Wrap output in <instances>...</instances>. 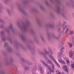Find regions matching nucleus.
Segmentation results:
<instances>
[{
	"instance_id": "nucleus-1",
	"label": "nucleus",
	"mask_w": 74,
	"mask_h": 74,
	"mask_svg": "<svg viewBox=\"0 0 74 74\" xmlns=\"http://www.w3.org/2000/svg\"><path fill=\"white\" fill-rule=\"evenodd\" d=\"M13 28L12 24H10L9 26L5 27L4 29V31H2L1 32V34H4V33H9L10 31Z\"/></svg>"
},
{
	"instance_id": "nucleus-2",
	"label": "nucleus",
	"mask_w": 74,
	"mask_h": 74,
	"mask_svg": "<svg viewBox=\"0 0 74 74\" xmlns=\"http://www.w3.org/2000/svg\"><path fill=\"white\" fill-rule=\"evenodd\" d=\"M46 61L47 62H48V63L49 64H51L52 68H51V67L49 66L48 67V69L51 72L53 73L54 72V70H55V68H54L55 66H54V65L52 63V61L50 60L49 59H47Z\"/></svg>"
},
{
	"instance_id": "nucleus-3",
	"label": "nucleus",
	"mask_w": 74,
	"mask_h": 74,
	"mask_svg": "<svg viewBox=\"0 0 74 74\" xmlns=\"http://www.w3.org/2000/svg\"><path fill=\"white\" fill-rule=\"evenodd\" d=\"M29 26V22L27 21L26 24H23L22 26H20V29L21 30H23V31H25V32H26L27 30V27Z\"/></svg>"
},
{
	"instance_id": "nucleus-4",
	"label": "nucleus",
	"mask_w": 74,
	"mask_h": 74,
	"mask_svg": "<svg viewBox=\"0 0 74 74\" xmlns=\"http://www.w3.org/2000/svg\"><path fill=\"white\" fill-rule=\"evenodd\" d=\"M21 60L23 61V62L25 63V64H26L27 65L30 66V65H32V64H33V63H32V62H30V61L29 60H26L25 58H23Z\"/></svg>"
},
{
	"instance_id": "nucleus-5",
	"label": "nucleus",
	"mask_w": 74,
	"mask_h": 74,
	"mask_svg": "<svg viewBox=\"0 0 74 74\" xmlns=\"http://www.w3.org/2000/svg\"><path fill=\"white\" fill-rule=\"evenodd\" d=\"M64 49V47H62L60 50V52L58 53L57 57L58 59H62V52Z\"/></svg>"
},
{
	"instance_id": "nucleus-6",
	"label": "nucleus",
	"mask_w": 74,
	"mask_h": 74,
	"mask_svg": "<svg viewBox=\"0 0 74 74\" xmlns=\"http://www.w3.org/2000/svg\"><path fill=\"white\" fill-rule=\"evenodd\" d=\"M4 48L6 47L8 51H9L10 52V51L12 50L11 47H9L7 42H5L4 43Z\"/></svg>"
},
{
	"instance_id": "nucleus-7",
	"label": "nucleus",
	"mask_w": 74,
	"mask_h": 74,
	"mask_svg": "<svg viewBox=\"0 0 74 74\" xmlns=\"http://www.w3.org/2000/svg\"><path fill=\"white\" fill-rule=\"evenodd\" d=\"M71 5L72 7H73V8L74 9V2L73 1H72L70 3H68L66 4L67 6H70Z\"/></svg>"
},
{
	"instance_id": "nucleus-8",
	"label": "nucleus",
	"mask_w": 74,
	"mask_h": 74,
	"mask_svg": "<svg viewBox=\"0 0 74 74\" xmlns=\"http://www.w3.org/2000/svg\"><path fill=\"white\" fill-rule=\"evenodd\" d=\"M63 69L64 71H65L66 73L69 72V69L67 67V66L65 65H64L63 66Z\"/></svg>"
},
{
	"instance_id": "nucleus-9",
	"label": "nucleus",
	"mask_w": 74,
	"mask_h": 74,
	"mask_svg": "<svg viewBox=\"0 0 74 74\" xmlns=\"http://www.w3.org/2000/svg\"><path fill=\"white\" fill-rule=\"evenodd\" d=\"M18 10L20 11H21V12H23V14H27V12H26V11L24 10L23 9H22V8H18Z\"/></svg>"
},
{
	"instance_id": "nucleus-10",
	"label": "nucleus",
	"mask_w": 74,
	"mask_h": 74,
	"mask_svg": "<svg viewBox=\"0 0 74 74\" xmlns=\"http://www.w3.org/2000/svg\"><path fill=\"white\" fill-rule=\"evenodd\" d=\"M40 62L41 63L43 64L44 66H46V67H47V66H48V65L47 64H46V62H45L44 60H40Z\"/></svg>"
},
{
	"instance_id": "nucleus-11",
	"label": "nucleus",
	"mask_w": 74,
	"mask_h": 74,
	"mask_svg": "<svg viewBox=\"0 0 74 74\" xmlns=\"http://www.w3.org/2000/svg\"><path fill=\"white\" fill-rule=\"evenodd\" d=\"M61 37V35L60 34L58 35L57 36H54L53 37L54 39H56L57 40H59L60 38Z\"/></svg>"
},
{
	"instance_id": "nucleus-12",
	"label": "nucleus",
	"mask_w": 74,
	"mask_h": 74,
	"mask_svg": "<svg viewBox=\"0 0 74 74\" xmlns=\"http://www.w3.org/2000/svg\"><path fill=\"white\" fill-rule=\"evenodd\" d=\"M23 67L25 69V70H28L29 69V67L26 64H24L23 66Z\"/></svg>"
},
{
	"instance_id": "nucleus-13",
	"label": "nucleus",
	"mask_w": 74,
	"mask_h": 74,
	"mask_svg": "<svg viewBox=\"0 0 74 74\" xmlns=\"http://www.w3.org/2000/svg\"><path fill=\"white\" fill-rule=\"evenodd\" d=\"M67 25H65L63 27V31L62 32V34H64V30H66V29H67Z\"/></svg>"
},
{
	"instance_id": "nucleus-14",
	"label": "nucleus",
	"mask_w": 74,
	"mask_h": 74,
	"mask_svg": "<svg viewBox=\"0 0 74 74\" xmlns=\"http://www.w3.org/2000/svg\"><path fill=\"white\" fill-rule=\"evenodd\" d=\"M3 1V3L5 4H7V3L9 1H10L11 0H2Z\"/></svg>"
},
{
	"instance_id": "nucleus-15",
	"label": "nucleus",
	"mask_w": 74,
	"mask_h": 74,
	"mask_svg": "<svg viewBox=\"0 0 74 74\" xmlns=\"http://www.w3.org/2000/svg\"><path fill=\"white\" fill-rule=\"evenodd\" d=\"M69 56L70 58H72L73 56V52L71 51L70 52H69Z\"/></svg>"
},
{
	"instance_id": "nucleus-16",
	"label": "nucleus",
	"mask_w": 74,
	"mask_h": 74,
	"mask_svg": "<svg viewBox=\"0 0 74 74\" xmlns=\"http://www.w3.org/2000/svg\"><path fill=\"white\" fill-rule=\"evenodd\" d=\"M47 39L49 40L51 38V37L50 36V35L49 34V32H47Z\"/></svg>"
},
{
	"instance_id": "nucleus-17",
	"label": "nucleus",
	"mask_w": 74,
	"mask_h": 74,
	"mask_svg": "<svg viewBox=\"0 0 74 74\" xmlns=\"http://www.w3.org/2000/svg\"><path fill=\"white\" fill-rule=\"evenodd\" d=\"M45 54L47 55L48 57H49V56L51 55L49 54V51H45Z\"/></svg>"
},
{
	"instance_id": "nucleus-18",
	"label": "nucleus",
	"mask_w": 74,
	"mask_h": 74,
	"mask_svg": "<svg viewBox=\"0 0 74 74\" xmlns=\"http://www.w3.org/2000/svg\"><path fill=\"white\" fill-rule=\"evenodd\" d=\"M56 8L57 9V12H59L60 11V8L59 6H57L56 7Z\"/></svg>"
},
{
	"instance_id": "nucleus-19",
	"label": "nucleus",
	"mask_w": 74,
	"mask_h": 74,
	"mask_svg": "<svg viewBox=\"0 0 74 74\" xmlns=\"http://www.w3.org/2000/svg\"><path fill=\"white\" fill-rule=\"evenodd\" d=\"M37 67H36V66H34L32 68V71H35Z\"/></svg>"
},
{
	"instance_id": "nucleus-20",
	"label": "nucleus",
	"mask_w": 74,
	"mask_h": 74,
	"mask_svg": "<svg viewBox=\"0 0 74 74\" xmlns=\"http://www.w3.org/2000/svg\"><path fill=\"white\" fill-rule=\"evenodd\" d=\"M1 39L3 42H4L5 41V39L4 38V37L3 36H1Z\"/></svg>"
},
{
	"instance_id": "nucleus-21",
	"label": "nucleus",
	"mask_w": 74,
	"mask_h": 74,
	"mask_svg": "<svg viewBox=\"0 0 74 74\" xmlns=\"http://www.w3.org/2000/svg\"><path fill=\"white\" fill-rule=\"evenodd\" d=\"M63 43L62 42L60 43V44L58 45V47L59 48H60L61 47L63 46Z\"/></svg>"
},
{
	"instance_id": "nucleus-22",
	"label": "nucleus",
	"mask_w": 74,
	"mask_h": 74,
	"mask_svg": "<svg viewBox=\"0 0 74 74\" xmlns=\"http://www.w3.org/2000/svg\"><path fill=\"white\" fill-rule=\"evenodd\" d=\"M40 10H42V11L44 10V8L41 5H40Z\"/></svg>"
},
{
	"instance_id": "nucleus-23",
	"label": "nucleus",
	"mask_w": 74,
	"mask_h": 74,
	"mask_svg": "<svg viewBox=\"0 0 74 74\" xmlns=\"http://www.w3.org/2000/svg\"><path fill=\"white\" fill-rule=\"evenodd\" d=\"M39 54L41 55H43V56H44L45 55V52L40 51L39 52Z\"/></svg>"
},
{
	"instance_id": "nucleus-24",
	"label": "nucleus",
	"mask_w": 74,
	"mask_h": 74,
	"mask_svg": "<svg viewBox=\"0 0 74 74\" xmlns=\"http://www.w3.org/2000/svg\"><path fill=\"white\" fill-rule=\"evenodd\" d=\"M7 12L8 14L9 15H10L11 14V12H10V10H8Z\"/></svg>"
},
{
	"instance_id": "nucleus-25",
	"label": "nucleus",
	"mask_w": 74,
	"mask_h": 74,
	"mask_svg": "<svg viewBox=\"0 0 74 74\" xmlns=\"http://www.w3.org/2000/svg\"><path fill=\"white\" fill-rule=\"evenodd\" d=\"M49 56H50V58L51 59L53 60H54V59H54V58H53V57L52 56H51L50 55Z\"/></svg>"
},
{
	"instance_id": "nucleus-26",
	"label": "nucleus",
	"mask_w": 74,
	"mask_h": 74,
	"mask_svg": "<svg viewBox=\"0 0 74 74\" xmlns=\"http://www.w3.org/2000/svg\"><path fill=\"white\" fill-rule=\"evenodd\" d=\"M38 66L39 67V68L40 70V71H43V69H42V68L41 67V66H40V65H38Z\"/></svg>"
},
{
	"instance_id": "nucleus-27",
	"label": "nucleus",
	"mask_w": 74,
	"mask_h": 74,
	"mask_svg": "<svg viewBox=\"0 0 74 74\" xmlns=\"http://www.w3.org/2000/svg\"><path fill=\"white\" fill-rule=\"evenodd\" d=\"M44 56V58L46 60H47V59H48V57H47V56L45 54V55L44 56Z\"/></svg>"
},
{
	"instance_id": "nucleus-28",
	"label": "nucleus",
	"mask_w": 74,
	"mask_h": 74,
	"mask_svg": "<svg viewBox=\"0 0 74 74\" xmlns=\"http://www.w3.org/2000/svg\"><path fill=\"white\" fill-rule=\"evenodd\" d=\"M68 44L70 47H72V43H68Z\"/></svg>"
},
{
	"instance_id": "nucleus-29",
	"label": "nucleus",
	"mask_w": 74,
	"mask_h": 74,
	"mask_svg": "<svg viewBox=\"0 0 74 74\" xmlns=\"http://www.w3.org/2000/svg\"><path fill=\"white\" fill-rule=\"evenodd\" d=\"M51 51V48L49 47H48L47 48V51H48V52H49L50 51Z\"/></svg>"
},
{
	"instance_id": "nucleus-30",
	"label": "nucleus",
	"mask_w": 74,
	"mask_h": 74,
	"mask_svg": "<svg viewBox=\"0 0 74 74\" xmlns=\"http://www.w3.org/2000/svg\"><path fill=\"white\" fill-rule=\"evenodd\" d=\"M58 32L59 33H61V29L60 28H58Z\"/></svg>"
},
{
	"instance_id": "nucleus-31",
	"label": "nucleus",
	"mask_w": 74,
	"mask_h": 74,
	"mask_svg": "<svg viewBox=\"0 0 74 74\" xmlns=\"http://www.w3.org/2000/svg\"><path fill=\"white\" fill-rule=\"evenodd\" d=\"M69 28H67L66 29L65 32L64 33V34H66V33H67V32H68V31L69 30Z\"/></svg>"
},
{
	"instance_id": "nucleus-32",
	"label": "nucleus",
	"mask_w": 74,
	"mask_h": 74,
	"mask_svg": "<svg viewBox=\"0 0 74 74\" xmlns=\"http://www.w3.org/2000/svg\"><path fill=\"white\" fill-rule=\"evenodd\" d=\"M69 35H71L73 34V31H71L69 33Z\"/></svg>"
},
{
	"instance_id": "nucleus-33",
	"label": "nucleus",
	"mask_w": 74,
	"mask_h": 74,
	"mask_svg": "<svg viewBox=\"0 0 74 74\" xmlns=\"http://www.w3.org/2000/svg\"><path fill=\"white\" fill-rule=\"evenodd\" d=\"M41 40L42 41H44V38H43V37L42 36H41Z\"/></svg>"
},
{
	"instance_id": "nucleus-34",
	"label": "nucleus",
	"mask_w": 74,
	"mask_h": 74,
	"mask_svg": "<svg viewBox=\"0 0 74 74\" xmlns=\"http://www.w3.org/2000/svg\"><path fill=\"white\" fill-rule=\"evenodd\" d=\"M29 32L30 33H33L34 32V31L33 30H30L29 31Z\"/></svg>"
},
{
	"instance_id": "nucleus-35",
	"label": "nucleus",
	"mask_w": 74,
	"mask_h": 74,
	"mask_svg": "<svg viewBox=\"0 0 74 74\" xmlns=\"http://www.w3.org/2000/svg\"><path fill=\"white\" fill-rule=\"evenodd\" d=\"M56 73H57V74H61V73L59 72V71L57 70L56 71Z\"/></svg>"
},
{
	"instance_id": "nucleus-36",
	"label": "nucleus",
	"mask_w": 74,
	"mask_h": 74,
	"mask_svg": "<svg viewBox=\"0 0 74 74\" xmlns=\"http://www.w3.org/2000/svg\"><path fill=\"white\" fill-rule=\"evenodd\" d=\"M49 27H50V28H52V27H53V25L52 24H51L49 25Z\"/></svg>"
},
{
	"instance_id": "nucleus-37",
	"label": "nucleus",
	"mask_w": 74,
	"mask_h": 74,
	"mask_svg": "<svg viewBox=\"0 0 74 74\" xmlns=\"http://www.w3.org/2000/svg\"><path fill=\"white\" fill-rule=\"evenodd\" d=\"M72 44L73 45H74V38H72Z\"/></svg>"
},
{
	"instance_id": "nucleus-38",
	"label": "nucleus",
	"mask_w": 74,
	"mask_h": 74,
	"mask_svg": "<svg viewBox=\"0 0 74 74\" xmlns=\"http://www.w3.org/2000/svg\"><path fill=\"white\" fill-rule=\"evenodd\" d=\"M0 27L1 28H4V25H0Z\"/></svg>"
},
{
	"instance_id": "nucleus-39",
	"label": "nucleus",
	"mask_w": 74,
	"mask_h": 74,
	"mask_svg": "<svg viewBox=\"0 0 74 74\" xmlns=\"http://www.w3.org/2000/svg\"><path fill=\"white\" fill-rule=\"evenodd\" d=\"M49 52V53L50 54V55H52L53 54V53H52V51H51V50Z\"/></svg>"
},
{
	"instance_id": "nucleus-40",
	"label": "nucleus",
	"mask_w": 74,
	"mask_h": 74,
	"mask_svg": "<svg viewBox=\"0 0 74 74\" xmlns=\"http://www.w3.org/2000/svg\"><path fill=\"white\" fill-rule=\"evenodd\" d=\"M61 63H62V64H64L65 63H66V62H64V61L62 60V62H61Z\"/></svg>"
},
{
	"instance_id": "nucleus-41",
	"label": "nucleus",
	"mask_w": 74,
	"mask_h": 74,
	"mask_svg": "<svg viewBox=\"0 0 74 74\" xmlns=\"http://www.w3.org/2000/svg\"><path fill=\"white\" fill-rule=\"evenodd\" d=\"M66 21L64 22L63 23L62 26H64V25H66Z\"/></svg>"
},
{
	"instance_id": "nucleus-42",
	"label": "nucleus",
	"mask_w": 74,
	"mask_h": 74,
	"mask_svg": "<svg viewBox=\"0 0 74 74\" xmlns=\"http://www.w3.org/2000/svg\"><path fill=\"white\" fill-rule=\"evenodd\" d=\"M59 62H60V63H61L62 62V61H63V60H61V59H59Z\"/></svg>"
},
{
	"instance_id": "nucleus-43",
	"label": "nucleus",
	"mask_w": 74,
	"mask_h": 74,
	"mask_svg": "<svg viewBox=\"0 0 74 74\" xmlns=\"http://www.w3.org/2000/svg\"><path fill=\"white\" fill-rule=\"evenodd\" d=\"M22 3H23V4H26V3H27V1H24L23 2H22Z\"/></svg>"
},
{
	"instance_id": "nucleus-44",
	"label": "nucleus",
	"mask_w": 74,
	"mask_h": 74,
	"mask_svg": "<svg viewBox=\"0 0 74 74\" xmlns=\"http://www.w3.org/2000/svg\"><path fill=\"white\" fill-rule=\"evenodd\" d=\"M40 73L41 74H43L44 71H40Z\"/></svg>"
},
{
	"instance_id": "nucleus-45",
	"label": "nucleus",
	"mask_w": 74,
	"mask_h": 74,
	"mask_svg": "<svg viewBox=\"0 0 74 74\" xmlns=\"http://www.w3.org/2000/svg\"><path fill=\"white\" fill-rule=\"evenodd\" d=\"M56 64H57V67H60V65H59V64H58V63H57Z\"/></svg>"
},
{
	"instance_id": "nucleus-46",
	"label": "nucleus",
	"mask_w": 74,
	"mask_h": 74,
	"mask_svg": "<svg viewBox=\"0 0 74 74\" xmlns=\"http://www.w3.org/2000/svg\"><path fill=\"white\" fill-rule=\"evenodd\" d=\"M53 60L54 62H55L56 64L58 63V62H56V60H55V59H54V60Z\"/></svg>"
},
{
	"instance_id": "nucleus-47",
	"label": "nucleus",
	"mask_w": 74,
	"mask_h": 74,
	"mask_svg": "<svg viewBox=\"0 0 74 74\" xmlns=\"http://www.w3.org/2000/svg\"><path fill=\"white\" fill-rule=\"evenodd\" d=\"M9 63H10V62H6V64H7V65H8H8H9Z\"/></svg>"
},
{
	"instance_id": "nucleus-48",
	"label": "nucleus",
	"mask_w": 74,
	"mask_h": 74,
	"mask_svg": "<svg viewBox=\"0 0 74 74\" xmlns=\"http://www.w3.org/2000/svg\"><path fill=\"white\" fill-rule=\"evenodd\" d=\"M47 74H51V73L50 71H48L47 72Z\"/></svg>"
},
{
	"instance_id": "nucleus-49",
	"label": "nucleus",
	"mask_w": 74,
	"mask_h": 74,
	"mask_svg": "<svg viewBox=\"0 0 74 74\" xmlns=\"http://www.w3.org/2000/svg\"><path fill=\"white\" fill-rule=\"evenodd\" d=\"M62 16H64V13H63L62 14Z\"/></svg>"
},
{
	"instance_id": "nucleus-50",
	"label": "nucleus",
	"mask_w": 74,
	"mask_h": 74,
	"mask_svg": "<svg viewBox=\"0 0 74 74\" xmlns=\"http://www.w3.org/2000/svg\"><path fill=\"white\" fill-rule=\"evenodd\" d=\"M2 4H0V9L2 7Z\"/></svg>"
},
{
	"instance_id": "nucleus-51",
	"label": "nucleus",
	"mask_w": 74,
	"mask_h": 74,
	"mask_svg": "<svg viewBox=\"0 0 74 74\" xmlns=\"http://www.w3.org/2000/svg\"><path fill=\"white\" fill-rule=\"evenodd\" d=\"M46 3L47 5H48V2H47V1L46 2Z\"/></svg>"
},
{
	"instance_id": "nucleus-52",
	"label": "nucleus",
	"mask_w": 74,
	"mask_h": 74,
	"mask_svg": "<svg viewBox=\"0 0 74 74\" xmlns=\"http://www.w3.org/2000/svg\"><path fill=\"white\" fill-rule=\"evenodd\" d=\"M21 38L23 39V40H24V36H21Z\"/></svg>"
},
{
	"instance_id": "nucleus-53",
	"label": "nucleus",
	"mask_w": 74,
	"mask_h": 74,
	"mask_svg": "<svg viewBox=\"0 0 74 74\" xmlns=\"http://www.w3.org/2000/svg\"><path fill=\"white\" fill-rule=\"evenodd\" d=\"M72 16H73V18H74V13H73L72 14Z\"/></svg>"
},
{
	"instance_id": "nucleus-54",
	"label": "nucleus",
	"mask_w": 74,
	"mask_h": 74,
	"mask_svg": "<svg viewBox=\"0 0 74 74\" xmlns=\"http://www.w3.org/2000/svg\"><path fill=\"white\" fill-rule=\"evenodd\" d=\"M12 61H13V60H12V59L11 60H10V62H12Z\"/></svg>"
},
{
	"instance_id": "nucleus-55",
	"label": "nucleus",
	"mask_w": 74,
	"mask_h": 74,
	"mask_svg": "<svg viewBox=\"0 0 74 74\" xmlns=\"http://www.w3.org/2000/svg\"><path fill=\"white\" fill-rule=\"evenodd\" d=\"M52 15H53V13H51L50 14V15H51V16H52Z\"/></svg>"
},
{
	"instance_id": "nucleus-56",
	"label": "nucleus",
	"mask_w": 74,
	"mask_h": 74,
	"mask_svg": "<svg viewBox=\"0 0 74 74\" xmlns=\"http://www.w3.org/2000/svg\"><path fill=\"white\" fill-rule=\"evenodd\" d=\"M2 21V19H0V22H1Z\"/></svg>"
},
{
	"instance_id": "nucleus-57",
	"label": "nucleus",
	"mask_w": 74,
	"mask_h": 74,
	"mask_svg": "<svg viewBox=\"0 0 74 74\" xmlns=\"http://www.w3.org/2000/svg\"><path fill=\"white\" fill-rule=\"evenodd\" d=\"M64 59H65V60H67V58H64Z\"/></svg>"
},
{
	"instance_id": "nucleus-58",
	"label": "nucleus",
	"mask_w": 74,
	"mask_h": 74,
	"mask_svg": "<svg viewBox=\"0 0 74 74\" xmlns=\"http://www.w3.org/2000/svg\"><path fill=\"white\" fill-rule=\"evenodd\" d=\"M66 62H67V63H68V62H69V60H66Z\"/></svg>"
},
{
	"instance_id": "nucleus-59",
	"label": "nucleus",
	"mask_w": 74,
	"mask_h": 74,
	"mask_svg": "<svg viewBox=\"0 0 74 74\" xmlns=\"http://www.w3.org/2000/svg\"><path fill=\"white\" fill-rule=\"evenodd\" d=\"M13 67H16V66H13Z\"/></svg>"
},
{
	"instance_id": "nucleus-60",
	"label": "nucleus",
	"mask_w": 74,
	"mask_h": 74,
	"mask_svg": "<svg viewBox=\"0 0 74 74\" xmlns=\"http://www.w3.org/2000/svg\"><path fill=\"white\" fill-rule=\"evenodd\" d=\"M58 3H59V1H58Z\"/></svg>"
},
{
	"instance_id": "nucleus-61",
	"label": "nucleus",
	"mask_w": 74,
	"mask_h": 74,
	"mask_svg": "<svg viewBox=\"0 0 74 74\" xmlns=\"http://www.w3.org/2000/svg\"><path fill=\"white\" fill-rule=\"evenodd\" d=\"M32 10H33V11H34V9H33Z\"/></svg>"
},
{
	"instance_id": "nucleus-62",
	"label": "nucleus",
	"mask_w": 74,
	"mask_h": 74,
	"mask_svg": "<svg viewBox=\"0 0 74 74\" xmlns=\"http://www.w3.org/2000/svg\"><path fill=\"white\" fill-rule=\"evenodd\" d=\"M45 50H46V49H45Z\"/></svg>"
},
{
	"instance_id": "nucleus-63",
	"label": "nucleus",
	"mask_w": 74,
	"mask_h": 74,
	"mask_svg": "<svg viewBox=\"0 0 74 74\" xmlns=\"http://www.w3.org/2000/svg\"><path fill=\"white\" fill-rule=\"evenodd\" d=\"M0 12H1V10H0Z\"/></svg>"
}]
</instances>
